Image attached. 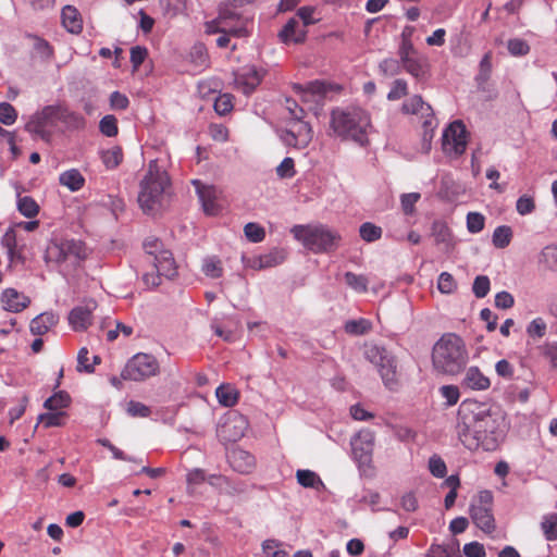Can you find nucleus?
Segmentation results:
<instances>
[{
	"mask_svg": "<svg viewBox=\"0 0 557 557\" xmlns=\"http://www.w3.org/2000/svg\"><path fill=\"white\" fill-rule=\"evenodd\" d=\"M457 434L470 450L482 448L495 450L505 437V419L487 404L472 399L463 400L458 409Z\"/></svg>",
	"mask_w": 557,
	"mask_h": 557,
	"instance_id": "f257e3e1",
	"label": "nucleus"
},
{
	"mask_svg": "<svg viewBox=\"0 0 557 557\" xmlns=\"http://www.w3.org/2000/svg\"><path fill=\"white\" fill-rule=\"evenodd\" d=\"M370 127V114L360 107H337L330 113V129L342 140H350L359 146H366L369 141Z\"/></svg>",
	"mask_w": 557,
	"mask_h": 557,
	"instance_id": "f03ea898",
	"label": "nucleus"
},
{
	"mask_svg": "<svg viewBox=\"0 0 557 557\" xmlns=\"http://www.w3.org/2000/svg\"><path fill=\"white\" fill-rule=\"evenodd\" d=\"M170 189L171 181L166 171L162 170L157 161H150L138 194V203L143 211L154 214L168 201Z\"/></svg>",
	"mask_w": 557,
	"mask_h": 557,
	"instance_id": "7ed1b4c3",
	"label": "nucleus"
},
{
	"mask_svg": "<svg viewBox=\"0 0 557 557\" xmlns=\"http://www.w3.org/2000/svg\"><path fill=\"white\" fill-rule=\"evenodd\" d=\"M432 359L438 371L446 374L458 373L468 359L463 341L456 334L443 335L434 345Z\"/></svg>",
	"mask_w": 557,
	"mask_h": 557,
	"instance_id": "20e7f679",
	"label": "nucleus"
},
{
	"mask_svg": "<svg viewBox=\"0 0 557 557\" xmlns=\"http://www.w3.org/2000/svg\"><path fill=\"white\" fill-rule=\"evenodd\" d=\"M294 237L314 253H329L335 251L341 244L338 232L326 225H295L290 230Z\"/></svg>",
	"mask_w": 557,
	"mask_h": 557,
	"instance_id": "39448f33",
	"label": "nucleus"
},
{
	"mask_svg": "<svg viewBox=\"0 0 557 557\" xmlns=\"http://www.w3.org/2000/svg\"><path fill=\"white\" fill-rule=\"evenodd\" d=\"M251 21L237 13L236 11L225 8L221 9L216 18L206 24L208 34L226 33L236 38L247 37L249 35L248 26Z\"/></svg>",
	"mask_w": 557,
	"mask_h": 557,
	"instance_id": "423d86ee",
	"label": "nucleus"
},
{
	"mask_svg": "<svg viewBox=\"0 0 557 557\" xmlns=\"http://www.w3.org/2000/svg\"><path fill=\"white\" fill-rule=\"evenodd\" d=\"M363 356L377 368L385 386L394 388L397 383V362L392 352L384 346L371 343L364 345Z\"/></svg>",
	"mask_w": 557,
	"mask_h": 557,
	"instance_id": "0eeeda50",
	"label": "nucleus"
},
{
	"mask_svg": "<svg viewBox=\"0 0 557 557\" xmlns=\"http://www.w3.org/2000/svg\"><path fill=\"white\" fill-rule=\"evenodd\" d=\"M493 493L488 490H483L472 498L469 508L472 522L487 534L493 533L496 529L493 515Z\"/></svg>",
	"mask_w": 557,
	"mask_h": 557,
	"instance_id": "6e6552de",
	"label": "nucleus"
},
{
	"mask_svg": "<svg viewBox=\"0 0 557 557\" xmlns=\"http://www.w3.org/2000/svg\"><path fill=\"white\" fill-rule=\"evenodd\" d=\"M87 257L84 243L78 239L52 240L46 250L47 262L63 263L66 261L78 262Z\"/></svg>",
	"mask_w": 557,
	"mask_h": 557,
	"instance_id": "1a4fd4ad",
	"label": "nucleus"
},
{
	"mask_svg": "<svg viewBox=\"0 0 557 557\" xmlns=\"http://www.w3.org/2000/svg\"><path fill=\"white\" fill-rule=\"evenodd\" d=\"M159 371L157 359L148 354H137L131 358L121 372V376L126 381H144L153 376Z\"/></svg>",
	"mask_w": 557,
	"mask_h": 557,
	"instance_id": "9d476101",
	"label": "nucleus"
},
{
	"mask_svg": "<svg viewBox=\"0 0 557 557\" xmlns=\"http://www.w3.org/2000/svg\"><path fill=\"white\" fill-rule=\"evenodd\" d=\"M278 136L285 146L305 149L312 140L313 132L309 123L294 120L285 129L280 131Z\"/></svg>",
	"mask_w": 557,
	"mask_h": 557,
	"instance_id": "9b49d317",
	"label": "nucleus"
},
{
	"mask_svg": "<svg viewBox=\"0 0 557 557\" xmlns=\"http://www.w3.org/2000/svg\"><path fill=\"white\" fill-rule=\"evenodd\" d=\"M403 114H419L423 120L422 126L424 128V139L433 137L435 127L434 112L430 104L425 103L421 96L414 95L407 99L400 109Z\"/></svg>",
	"mask_w": 557,
	"mask_h": 557,
	"instance_id": "f8f14e48",
	"label": "nucleus"
},
{
	"mask_svg": "<svg viewBox=\"0 0 557 557\" xmlns=\"http://www.w3.org/2000/svg\"><path fill=\"white\" fill-rule=\"evenodd\" d=\"M467 147V129L461 121H455L442 135V148L447 154L460 156Z\"/></svg>",
	"mask_w": 557,
	"mask_h": 557,
	"instance_id": "ddd939ff",
	"label": "nucleus"
},
{
	"mask_svg": "<svg viewBox=\"0 0 557 557\" xmlns=\"http://www.w3.org/2000/svg\"><path fill=\"white\" fill-rule=\"evenodd\" d=\"M58 109L53 106H47L41 111L33 114L28 122L25 124V131L40 137L41 139H49L51 136L50 128L54 124Z\"/></svg>",
	"mask_w": 557,
	"mask_h": 557,
	"instance_id": "4468645a",
	"label": "nucleus"
},
{
	"mask_svg": "<svg viewBox=\"0 0 557 557\" xmlns=\"http://www.w3.org/2000/svg\"><path fill=\"white\" fill-rule=\"evenodd\" d=\"M374 432L369 429L359 431L351 440V449L355 459L359 463H369L372 458L374 446Z\"/></svg>",
	"mask_w": 557,
	"mask_h": 557,
	"instance_id": "2eb2a0df",
	"label": "nucleus"
},
{
	"mask_svg": "<svg viewBox=\"0 0 557 557\" xmlns=\"http://www.w3.org/2000/svg\"><path fill=\"white\" fill-rule=\"evenodd\" d=\"M265 71L256 66H247L243 70V73L236 75L235 87L245 95H250L260 85Z\"/></svg>",
	"mask_w": 557,
	"mask_h": 557,
	"instance_id": "dca6fc26",
	"label": "nucleus"
},
{
	"mask_svg": "<svg viewBox=\"0 0 557 557\" xmlns=\"http://www.w3.org/2000/svg\"><path fill=\"white\" fill-rule=\"evenodd\" d=\"M193 185L196 188L198 198L202 205L206 214L214 215L219 211L216 205V189L213 186L205 185L199 180H194Z\"/></svg>",
	"mask_w": 557,
	"mask_h": 557,
	"instance_id": "f3484780",
	"label": "nucleus"
},
{
	"mask_svg": "<svg viewBox=\"0 0 557 557\" xmlns=\"http://www.w3.org/2000/svg\"><path fill=\"white\" fill-rule=\"evenodd\" d=\"M307 29L296 17L289 18L278 33V38L284 44H300L306 39Z\"/></svg>",
	"mask_w": 557,
	"mask_h": 557,
	"instance_id": "a211bd4d",
	"label": "nucleus"
},
{
	"mask_svg": "<svg viewBox=\"0 0 557 557\" xmlns=\"http://www.w3.org/2000/svg\"><path fill=\"white\" fill-rule=\"evenodd\" d=\"M431 235L436 245L442 246V250L450 252L455 248V240L453 233L448 225L440 220L432 223Z\"/></svg>",
	"mask_w": 557,
	"mask_h": 557,
	"instance_id": "6ab92c4d",
	"label": "nucleus"
},
{
	"mask_svg": "<svg viewBox=\"0 0 557 557\" xmlns=\"http://www.w3.org/2000/svg\"><path fill=\"white\" fill-rule=\"evenodd\" d=\"M149 262H151L153 268L166 278H172L176 275L175 260L173 258V253L168 249L160 250V252L156 255L153 259L149 260Z\"/></svg>",
	"mask_w": 557,
	"mask_h": 557,
	"instance_id": "aec40b11",
	"label": "nucleus"
},
{
	"mask_svg": "<svg viewBox=\"0 0 557 557\" xmlns=\"http://www.w3.org/2000/svg\"><path fill=\"white\" fill-rule=\"evenodd\" d=\"M400 62L401 70H405L408 74L416 78H423L428 73V60L423 55L419 54V52L413 55L400 59Z\"/></svg>",
	"mask_w": 557,
	"mask_h": 557,
	"instance_id": "412c9836",
	"label": "nucleus"
},
{
	"mask_svg": "<svg viewBox=\"0 0 557 557\" xmlns=\"http://www.w3.org/2000/svg\"><path fill=\"white\" fill-rule=\"evenodd\" d=\"M3 308L11 312L24 310L30 302L29 298L14 288H7L1 295Z\"/></svg>",
	"mask_w": 557,
	"mask_h": 557,
	"instance_id": "4be33fe9",
	"label": "nucleus"
},
{
	"mask_svg": "<svg viewBox=\"0 0 557 557\" xmlns=\"http://www.w3.org/2000/svg\"><path fill=\"white\" fill-rule=\"evenodd\" d=\"M92 308L77 306L69 314V324L74 331H85L91 324Z\"/></svg>",
	"mask_w": 557,
	"mask_h": 557,
	"instance_id": "5701e85b",
	"label": "nucleus"
},
{
	"mask_svg": "<svg viewBox=\"0 0 557 557\" xmlns=\"http://www.w3.org/2000/svg\"><path fill=\"white\" fill-rule=\"evenodd\" d=\"M232 468L239 473H249L255 467V457L244 449H234L230 455Z\"/></svg>",
	"mask_w": 557,
	"mask_h": 557,
	"instance_id": "b1692460",
	"label": "nucleus"
},
{
	"mask_svg": "<svg viewBox=\"0 0 557 557\" xmlns=\"http://www.w3.org/2000/svg\"><path fill=\"white\" fill-rule=\"evenodd\" d=\"M59 317L53 312H42L30 321L29 330L32 334L42 336L54 326Z\"/></svg>",
	"mask_w": 557,
	"mask_h": 557,
	"instance_id": "393cba45",
	"label": "nucleus"
},
{
	"mask_svg": "<svg viewBox=\"0 0 557 557\" xmlns=\"http://www.w3.org/2000/svg\"><path fill=\"white\" fill-rule=\"evenodd\" d=\"M62 25L72 34L83 30V20L78 10L73 5H65L61 12Z\"/></svg>",
	"mask_w": 557,
	"mask_h": 557,
	"instance_id": "a878e982",
	"label": "nucleus"
},
{
	"mask_svg": "<svg viewBox=\"0 0 557 557\" xmlns=\"http://www.w3.org/2000/svg\"><path fill=\"white\" fill-rule=\"evenodd\" d=\"M490 379L485 376L476 367H470L462 380V385L474 391H484L490 387Z\"/></svg>",
	"mask_w": 557,
	"mask_h": 557,
	"instance_id": "bb28decb",
	"label": "nucleus"
},
{
	"mask_svg": "<svg viewBox=\"0 0 557 557\" xmlns=\"http://www.w3.org/2000/svg\"><path fill=\"white\" fill-rule=\"evenodd\" d=\"M85 182V177L77 169L66 170L59 175V183L72 193L81 190Z\"/></svg>",
	"mask_w": 557,
	"mask_h": 557,
	"instance_id": "cd10ccee",
	"label": "nucleus"
},
{
	"mask_svg": "<svg viewBox=\"0 0 557 557\" xmlns=\"http://www.w3.org/2000/svg\"><path fill=\"white\" fill-rule=\"evenodd\" d=\"M286 259V252L282 248H273L269 252L260 255L255 261L258 269H267L281 264Z\"/></svg>",
	"mask_w": 557,
	"mask_h": 557,
	"instance_id": "c85d7f7f",
	"label": "nucleus"
},
{
	"mask_svg": "<svg viewBox=\"0 0 557 557\" xmlns=\"http://www.w3.org/2000/svg\"><path fill=\"white\" fill-rule=\"evenodd\" d=\"M215 396L222 406L233 407L237 404L239 394L231 384H221L215 389Z\"/></svg>",
	"mask_w": 557,
	"mask_h": 557,
	"instance_id": "c756f323",
	"label": "nucleus"
},
{
	"mask_svg": "<svg viewBox=\"0 0 557 557\" xmlns=\"http://www.w3.org/2000/svg\"><path fill=\"white\" fill-rule=\"evenodd\" d=\"M541 530L546 541L554 542L557 540V513L550 512L542 517L540 523Z\"/></svg>",
	"mask_w": 557,
	"mask_h": 557,
	"instance_id": "7c9ffc66",
	"label": "nucleus"
},
{
	"mask_svg": "<svg viewBox=\"0 0 557 557\" xmlns=\"http://www.w3.org/2000/svg\"><path fill=\"white\" fill-rule=\"evenodd\" d=\"M102 163L108 170L117 168L123 160V151L119 146H113L100 152Z\"/></svg>",
	"mask_w": 557,
	"mask_h": 557,
	"instance_id": "2f4dec72",
	"label": "nucleus"
},
{
	"mask_svg": "<svg viewBox=\"0 0 557 557\" xmlns=\"http://www.w3.org/2000/svg\"><path fill=\"white\" fill-rule=\"evenodd\" d=\"M245 430V421L242 417H236L234 419H228L227 422L222 426V432H228L230 434L225 436L227 441H236L244 435Z\"/></svg>",
	"mask_w": 557,
	"mask_h": 557,
	"instance_id": "473e14b6",
	"label": "nucleus"
},
{
	"mask_svg": "<svg viewBox=\"0 0 557 557\" xmlns=\"http://www.w3.org/2000/svg\"><path fill=\"white\" fill-rule=\"evenodd\" d=\"M27 38L33 41V49L41 59L49 60L53 57V48L46 39L33 34H27Z\"/></svg>",
	"mask_w": 557,
	"mask_h": 557,
	"instance_id": "72a5a7b5",
	"label": "nucleus"
},
{
	"mask_svg": "<svg viewBox=\"0 0 557 557\" xmlns=\"http://www.w3.org/2000/svg\"><path fill=\"white\" fill-rule=\"evenodd\" d=\"M512 238V230L508 225L497 226L492 236V243L496 248L504 249L509 246Z\"/></svg>",
	"mask_w": 557,
	"mask_h": 557,
	"instance_id": "f704fd0d",
	"label": "nucleus"
},
{
	"mask_svg": "<svg viewBox=\"0 0 557 557\" xmlns=\"http://www.w3.org/2000/svg\"><path fill=\"white\" fill-rule=\"evenodd\" d=\"M70 403V395L64 391H60L46 399L44 406L49 411H60L61 409L66 408Z\"/></svg>",
	"mask_w": 557,
	"mask_h": 557,
	"instance_id": "c9c22d12",
	"label": "nucleus"
},
{
	"mask_svg": "<svg viewBox=\"0 0 557 557\" xmlns=\"http://www.w3.org/2000/svg\"><path fill=\"white\" fill-rule=\"evenodd\" d=\"M201 270L206 276L211 278H219L223 275L222 262L216 257H206L202 260Z\"/></svg>",
	"mask_w": 557,
	"mask_h": 557,
	"instance_id": "e433bc0d",
	"label": "nucleus"
},
{
	"mask_svg": "<svg viewBox=\"0 0 557 557\" xmlns=\"http://www.w3.org/2000/svg\"><path fill=\"white\" fill-rule=\"evenodd\" d=\"M17 210L25 218H35L39 212V206L30 196H18L17 198Z\"/></svg>",
	"mask_w": 557,
	"mask_h": 557,
	"instance_id": "4c0bfd02",
	"label": "nucleus"
},
{
	"mask_svg": "<svg viewBox=\"0 0 557 557\" xmlns=\"http://www.w3.org/2000/svg\"><path fill=\"white\" fill-rule=\"evenodd\" d=\"M372 329V323L368 319L360 318L357 320H348L344 330L350 335H364Z\"/></svg>",
	"mask_w": 557,
	"mask_h": 557,
	"instance_id": "58836bf2",
	"label": "nucleus"
},
{
	"mask_svg": "<svg viewBox=\"0 0 557 557\" xmlns=\"http://www.w3.org/2000/svg\"><path fill=\"white\" fill-rule=\"evenodd\" d=\"M539 262L548 270L557 271V245L544 247L539 256Z\"/></svg>",
	"mask_w": 557,
	"mask_h": 557,
	"instance_id": "ea45409f",
	"label": "nucleus"
},
{
	"mask_svg": "<svg viewBox=\"0 0 557 557\" xmlns=\"http://www.w3.org/2000/svg\"><path fill=\"white\" fill-rule=\"evenodd\" d=\"M296 478L304 487L317 488L323 484L320 476L311 470H297Z\"/></svg>",
	"mask_w": 557,
	"mask_h": 557,
	"instance_id": "a19ab883",
	"label": "nucleus"
},
{
	"mask_svg": "<svg viewBox=\"0 0 557 557\" xmlns=\"http://www.w3.org/2000/svg\"><path fill=\"white\" fill-rule=\"evenodd\" d=\"M382 228L371 222H364L359 227L360 237L367 243H373L382 237Z\"/></svg>",
	"mask_w": 557,
	"mask_h": 557,
	"instance_id": "79ce46f5",
	"label": "nucleus"
},
{
	"mask_svg": "<svg viewBox=\"0 0 557 557\" xmlns=\"http://www.w3.org/2000/svg\"><path fill=\"white\" fill-rule=\"evenodd\" d=\"M346 284L357 293H366L368 290V278L362 274H356L352 272L345 273Z\"/></svg>",
	"mask_w": 557,
	"mask_h": 557,
	"instance_id": "37998d69",
	"label": "nucleus"
},
{
	"mask_svg": "<svg viewBox=\"0 0 557 557\" xmlns=\"http://www.w3.org/2000/svg\"><path fill=\"white\" fill-rule=\"evenodd\" d=\"M99 129L107 137L116 136L119 133L116 117L111 114L104 115L99 122Z\"/></svg>",
	"mask_w": 557,
	"mask_h": 557,
	"instance_id": "c03bdc74",
	"label": "nucleus"
},
{
	"mask_svg": "<svg viewBox=\"0 0 557 557\" xmlns=\"http://www.w3.org/2000/svg\"><path fill=\"white\" fill-rule=\"evenodd\" d=\"M65 412L63 411H50L39 416V422L45 428L61 426L64 423Z\"/></svg>",
	"mask_w": 557,
	"mask_h": 557,
	"instance_id": "a18cd8bd",
	"label": "nucleus"
},
{
	"mask_svg": "<svg viewBox=\"0 0 557 557\" xmlns=\"http://www.w3.org/2000/svg\"><path fill=\"white\" fill-rule=\"evenodd\" d=\"M247 239L251 243H261L265 237L264 228L258 223L249 222L244 227Z\"/></svg>",
	"mask_w": 557,
	"mask_h": 557,
	"instance_id": "49530a36",
	"label": "nucleus"
},
{
	"mask_svg": "<svg viewBox=\"0 0 557 557\" xmlns=\"http://www.w3.org/2000/svg\"><path fill=\"white\" fill-rule=\"evenodd\" d=\"M407 94H408L407 82L405 79L398 78L392 83L391 89L387 94V99L389 101H396V100H399V99L404 98L405 96H407Z\"/></svg>",
	"mask_w": 557,
	"mask_h": 557,
	"instance_id": "de8ad7c7",
	"label": "nucleus"
},
{
	"mask_svg": "<svg viewBox=\"0 0 557 557\" xmlns=\"http://www.w3.org/2000/svg\"><path fill=\"white\" fill-rule=\"evenodd\" d=\"M485 225V218L480 212H469L467 214V230L471 234L480 233Z\"/></svg>",
	"mask_w": 557,
	"mask_h": 557,
	"instance_id": "09e8293b",
	"label": "nucleus"
},
{
	"mask_svg": "<svg viewBox=\"0 0 557 557\" xmlns=\"http://www.w3.org/2000/svg\"><path fill=\"white\" fill-rule=\"evenodd\" d=\"M437 288L442 294H451L457 289V283L450 273L442 272L437 278Z\"/></svg>",
	"mask_w": 557,
	"mask_h": 557,
	"instance_id": "8fccbe9b",
	"label": "nucleus"
},
{
	"mask_svg": "<svg viewBox=\"0 0 557 557\" xmlns=\"http://www.w3.org/2000/svg\"><path fill=\"white\" fill-rule=\"evenodd\" d=\"M17 111L9 102L0 103V123L3 125H12L16 122Z\"/></svg>",
	"mask_w": 557,
	"mask_h": 557,
	"instance_id": "3c124183",
	"label": "nucleus"
},
{
	"mask_svg": "<svg viewBox=\"0 0 557 557\" xmlns=\"http://www.w3.org/2000/svg\"><path fill=\"white\" fill-rule=\"evenodd\" d=\"M380 71L386 76H395L401 72L400 59L387 58L380 62Z\"/></svg>",
	"mask_w": 557,
	"mask_h": 557,
	"instance_id": "603ef678",
	"label": "nucleus"
},
{
	"mask_svg": "<svg viewBox=\"0 0 557 557\" xmlns=\"http://www.w3.org/2000/svg\"><path fill=\"white\" fill-rule=\"evenodd\" d=\"M214 111L219 115H225L233 109V96L230 94H222L216 97L214 101Z\"/></svg>",
	"mask_w": 557,
	"mask_h": 557,
	"instance_id": "864d4df0",
	"label": "nucleus"
},
{
	"mask_svg": "<svg viewBox=\"0 0 557 557\" xmlns=\"http://www.w3.org/2000/svg\"><path fill=\"white\" fill-rule=\"evenodd\" d=\"M491 288V282L486 275H478L472 285V292L476 298H484Z\"/></svg>",
	"mask_w": 557,
	"mask_h": 557,
	"instance_id": "5fc2aeb1",
	"label": "nucleus"
},
{
	"mask_svg": "<svg viewBox=\"0 0 557 557\" xmlns=\"http://www.w3.org/2000/svg\"><path fill=\"white\" fill-rule=\"evenodd\" d=\"M508 51L515 57H522L529 53L530 46L524 39H509L507 44Z\"/></svg>",
	"mask_w": 557,
	"mask_h": 557,
	"instance_id": "6e6d98bb",
	"label": "nucleus"
},
{
	"mask_svg": "<svg viewBox=\"0 0 557 557\" xmlns=\"http://www.w3.org/2000/svg\"><path fill=\"white\" fill-rule=\"evenodd\" d=\"M296 174L295 162L293 158L286 157L276 168V175L280 178H292Z\"/></svg>",
	"mask_w": 557,
	"mask_h": 557,
	"instance_id": "4d7b16f0",
	"label": "nucleus"
},
{
	"mask_svg": "<svg viewBox=\"0 0 557 557\" xmlns=\"http://www.w3.org/2000/svg\"><path fill=\"white\" fill-rule=\"evenodd\" d=\"M516 210L520 215H528L535 210L534 198L529 195H522L516 202Z\"/></svg>",
	"mask_w": 557,
	"mask_h": 557,
	"instance_id": "13d9d810",
	"label": "nucleus"
},
{
	"mask_svg": "<svg viewBox=\"0 0 557 557\" xmlns=\"http://www.w3.org/2000/svg\"><path fill=\"white\" fill-rule=\"evenodd\" d=\"M127 413L131 417L147 418L151 413V409L143 403L131 400L127 403Z\"/></svg>",
	"mask_w": 557,
	"mask_h": 557,
	"instance_id": "bf43d9fd",
	"label": "nucleus"
},
{
	"mask_svg": "<svg viewBox=\"0 0 557 557\" xmlns=\"http://www.w3.org/2000/svg\"><path fill=\"white\" fill-rule=\"evenodd\" d=\"M429 469L435 478H444L447 472L445 461L437 455H434L429 459Z\"/></svg>",
	"mask_w": 557,
	"mask_h": 557,
	"instance_id": "052dcab7",
	"label": "nucleus"
},
{
	"mask_svg": "<svg viewBox=\"0 0 557 557\" xmlns=\"http://www.w3.org/2000/svg\"><path fill=\"white\" fill-rule=\"evenodd\" d=\"M440 393L448 407L456 405L459 400L460 393L455 385H444L440 388Z\"/></svg>",
	"mask_w": 557,
	"mask_h": 557,
	"instance_id": "680f3d73",
	"label": "nucleus"
},
{
	"mask_svg": "<svg viewBox=\"0 0 557 557\" xmlns=\"http://www.w3.org/2000/svg\"><path fill=\"white\" fill-rule=\"evenodd\" d=\"M77 371L86 373L95 371L94 366L89 362V351L86 347L81 348L77 354Z\"/></svg>",
	"mask_w": 557,
	"mask_h": 557,
	"instance_id": "e2e57ef3",
	"label": "nucleus"
},
{
	"mask_svg": "<svg viewBox=\"0 0 557 557\" xmlns=\"http://www.w3.org/2000/svg\"><path fill=\"white\" fill-rule=\"evenodd\" d=\"M148 50L141 46H135L131 49V63L133 65L134 71L138 70V67L144 63L147 58Z\"/></svg>",
	"mask_w": 557,
	"mask_h": 557,
	"instance_id": "0e129e2a",
	"label": "nucleus"
},
{
	"mask_svg": "<svg viewBox=\"0 0 557 557\" xmlns=\"http://www.w3.org/2000/svg\"><path fill=\"white\" fill-rule=\"evenodd\" d=\"M143 246L146 253L150 257V260L153 259L160 250L164 249L162 242L156 237L146 238Z\"/></svg>",
	"mask_w": 557,
	"mask_h": 557,
	"instance_id": "69168bd1",
	"label": "nucleus"
},
{
	"mask_svg": "<svg viewBox=\"0 0 557 557\" xmlns=\"http://www.w3.org/2000/svg\"><path fill=\"white\" fill-rule=\"evenodd\" d=\"M420 199L419 193H409L401 195L400 202L405 214H411L414 210V206Z\"/></svg>",
	"mask_w": 557,
	"mask_h": 557,
	"instance_id": "338daca9",
	"label": "nucleus"
},
{
	"mask_svg": "<svg viewBox=\"0 0 557 557\" xmlns=\"http://www.w3.org/2000/svg\"><path fill=\"white\" fill-rule=\"evenodd\" d=\"M463 554L467 557H485L484 546L479 542H471L463 546Z\"/></svg>",
	"mask_w": 557,
	"mask_h": 557,
	"instance_id": "774afa93",
	"label": "nucleus"
}]
</instances>
